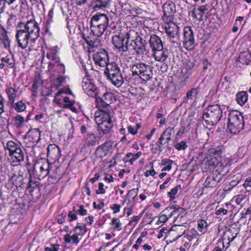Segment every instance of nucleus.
Here are the masks:
<instances>
[{
	"label": "nucleus",
	"mask_w": 251,
	"mask_h": 251,
	"mask_svg": "<svg viewBox=\"0 0 251 251\" xmlns=\"http://www.w3.org/2000/svg\"><path fill=\"white\" fill-rule=\"evenodd\" d=\"M111 208L113 210V213L115 214L120 212L121 206L118 204H114Z\"/></svg>",
	"instance_id": "nucleus-59"
},
{
	"label": "nucleus",
	"mask_w": 251,
	"mask_h": 251,
	"mask_svg": "<svg viewBox=\"0 0 251 251\" xmlns=\"http://www.w3.org/2000/svg\"><path fill=\"white\" fill-rule=\"evenodd\" d=\"M1 61L4 63L6 67L13 68L14 67L15 63L13 59L10 58L7 56L1 58Z\"/></svg>",
	"instance_id": "nucleus-36"
},
{
	"label": "nucleus",
	"mask_w": 251,
	"mask_h": 251,
	"mask_svg": "<svg viewBox=\"0 0 251 251\" xmlns=\"http://www.w3.org/2000/svg\"><path fill=\"white\" fill-rule=\"evenodd\" d=\"M10 182H11L13 185H15L16 187H22L24 182H23L24 179L23 176L18 175H16L13 174L11 177Z\"/></svg>",
	"instance_id": "nucleus-21"
},
{
	"label": "nucleus",
	"mask_w": 251,
	"mask_h": 251,
	"mask_svg": "<svg viewBox=\"0 0 251 251\" xmlns=\"http://www.w3.org/2000/svg\"><path fill=\"white\" fill-rule=\"evenodd\" d=\"M152 68L143 63H136L132 66L131 71L132 76H138L143 81H147L152 77Z\"/></svg>",
	"instance_id": "nucleus-6"
},
{
	"label": "nucleus",
	"mask_w": 251,
	"mask_h": 251,
	"mask_svg": "<svg viewBox=\"0 0 251 251\" xmlns=\"http://www.w3.org/2000/svg\"><path fill=\"white\" fill-rule=\"evenodd\" d=\"M29 141L33 143H38L40 140L41 133L37 128L31 129L27 133Z\"/></svg>",
	"instance_id": "nucleus-19"
},
{
	"label": "nucleus",
	"mask_w": 251,
	"mask_h": 251,
	"mask_svg": "<svg viewBox=\"0 0 251 251\" xmlns=\"http://www.w3.org/2000/svg\"><path fill=\"white\" fill-rule=\"evenodd\" d=\"M9 105L17 112H23L26 108L25 104L22 100H20L16 103L14 102L13 103H11Z\"/></svg>",
	"instance_id": "nucleus-24"
},
{
	"label": "nucleus",
	"mask_w": 251,
	"mask_h": 251,
	"mask_svg": "<svg viewBox=\"0 0 251 251\" xmlns=\"http://www.w3.org/2000/svg\"><path fill=\"white\" fill-rule=\"evenodd\" d=\"M137 159L133 154L131 152H128L126 154L123 160L125 163L129 162L130 164H132Z\"/></svg>",
	"instance_id": "nucleus-39"
},
{
	"label": "nucleus",
	"mask_w": 251,
	"mask_h": 251,
	"mask_svg": "<svg viewBox=\"0 0 251 251\" xmlns=\"http://www.w3.org/2000/svg\"><path fill=\"white\" fill-rule=\"evenodd\" d=\"M142 242H143V238L139 237L137 239V240L136 242V244L133 245V248H135V249H138L139 246L141 244Z\"/></svg>",
	"instance_id": "nucleus-63"
},
{
	"label": "nucleus",
	"mask_w": 251,
	"mask_h": 251,
	"mask_svg": "<svg viewBox=\"0 0 251 251\" xmlns=\"http://www.w3.org/2000/svg\"><path fill=\"white\" fill-rule=\"evenodd\" d=\"M221 180V177H216L213 176H208L204 183L206 187H214L217 184L218 182Z\"/></svg>",
	"instance_id": "nucleus-20"
},
{
	"label": "nucleus",
	"mask_w": 251,
	"mask_h": 251,
	"mask_svg": "<svg viewBox=\"0 0 251 251\" xmlns=\"http://www.w3.org/2000/svg\"><path fill=\"white\" fill-rule=\"evenodd\" d=\"M65 81V77L62 75H59L54 81V84L56 87L61 86Z\"/></svg>",
	"instance_id": "nucleus-45"
},
{
	"label": "nucleus",
	"mask_w": 251,
	"mask_h": 251,
	"mask_svg": "<svg viewBox=\"0 0 251 251\" xmlns=\"http://www.w3.org/2000/svg\"><path fill=\"white\" fill-rule=\"evenodd\" d=\"M138 188H134L129 190L127 194L126 198H129L131 200H128L127 204L129 203H134L135 198L137 197L138 193Z\"/></svg>",
	"instance_id": "nucleus-29"
},
{
	"label": "nucleus",
	"mask_w": 251,
	"mask_h": 251,
	"mask_svg": "<svg viewBox=\"0 0 251 251\" xmlns=\"http://www.w3.org/2000/svg\"><path fill=\"white\" fill-rule=\"evenodd\" d=\"M108 24L109 20L105 14L97 13L91 19L90 27L94 35L100 36L105 31Z\"/></svg>",
	"instance_id": "nucleus-4"
},
{
	"label": "nucleus",
	"mask_w": 251,
	"mask_h": 251,
	"mask_svg": "<svg viewBox=\"0 0 251 251\" xmlns=\"http://www.w3.org/2000/svg\"><path fill=\"white\" fill-rule=\"evenodd\" d=\"M59 170L58 168H56L55 170L50 176V177L52 179V183L57 182L60 178V175L58 174Z\"/></svg>",
	"instance_id": "nucleus-43"
},
{
	"label": "nucleus",
	"mask_w": 251,
	"mask_h": 251,
	"mask_svg": "<svg viewBox=\"0 0 251 251\" xmlns=\"http://www.w3.org/2000/svg\"><path fill=\"white\" fill-rule=\"evenodd\" d=\"M100 99H102L104 101L111 103L112 100V95L110 93H105L102 98Z\"/></svg>",
	"instance_id": "nucleus-47"
},
{
	"label": "nucleus",
	"mask_w": 251,
	"mask_h": 251,
	"mask_svg": "<svg viewBox=\"0 0 251 251\" xmlns=\"http://www.w3.org/2000/svg\"><path fill=\"white\" fill-rule=\"evenodd\" d=\"M51 247H46L45 248V251H58L59 249L60 245L58 244H54L51 245Z\"/></svg>",
	"instance_id": "nucleus-51"
},
{
	"label": "nucleus",
	"mask_w": 251,
	"mask_h": 251,
	"mask_svg": "<svg viewBox=\"0 0 251 251\" xmlns=\"http://www.w3.org/2000/svg\"><path fill=\"white\" fill-rule=\"evenodd\" d=\"M155 174L156 173L153 168L151 170L147 171L144 173V175L146 177H148L149 176H154Z\"/></svg>",
	"instance_id": "nucleus-62"
},
{
	"label": "nucleus",
	"mask_w": 251,
	"mask_h": 251,
	"mask_svg": "<svg viewBox=\"0 0 251 251\" xmlns=\"http://www.w3.org/2000/svg\"><path fill=\"white\" fill-rule=\"evenodd\" d=\"M245 187H251V177L247 178L243 184Z\"/></svg>",
	"instance_id": "nucleus-64"
},
{
	"label": "nucleus",
	"mask_w": 251,
	"mask_h": 251,
	"mask_svg": "<svg viewBox=\"0 0 251 251\" xmlns=\"http://www.w3.org/2000/svg\"><path fill=\"white\" fill-rule=\"evenodd\" d=\"M137 34V32L134 30H130L125 33L120 32L112 37V43L119 51L127 52L128 43Z\"/></svg>",
	"instance_id": "nucleus-5"
},
{
	"label": "nucleus",
	"mask_w": 251,
	"mask_h": 251,
	"mask_svg": "<svg viewBox=\"0 0 251 251\" xmlns=\"http://www.w3.org/2000/svg\"><path fill=\"white\" fill-rule=\"evenodd\" d=\"M21 146L13 141H9L6 144V145L4 146V149L8 151V152L14 151L13 150H17Z\"/></svg>",
	"instance_id": "nucleus-33"
},
{
	"label": "nucleus",
	"mask_w": 251,
	"mask_h": 251,
	"mask_svg": "<svg viewBox=\"0 0 251 251\" xmlns=\"http://www.w3.org/2000/svg\"><path fill=\"white\" fill-rule=\"evenodd\" d=\"M95 121L98 126L100 135L108 133L113 126L109 112L101 111L100 115L96 116Z\"/></svg>",
	"instance_id": "nucleus-7"
},
{
	"label": "nucleus",
	"mask_w": 251,
	"mask_h": 251,
	"mask_svg": "<svg viewBox=\"0 0 251 251\" xmlns=\"http://www.w3.org/2000/svg\"><path fill=\"white\" fill-rule=\"evenodd\" d=\"M248 100V95L246 92L241 91L236 94V100L241 105L245 104Z\"/></svg>",
	"instance_id": "nucleus-27"
},
{
	"label": "nucleus",
	"mask_w": 251,
	"mask_h": 251,
	"mask_svg": "<svg viewBox=\"0 0 251 251\" xmlns=\"http://www.w3.org/2000/svg\"><path fill=\"white\" fill-rule=\"evenodd\" d=\"M207 10H208V9L206 7V5L201 6L200 7H199L198 8V10L199 11H200V12H201V13L200 14V15L201 16V18L199 19L200 21H201L202 20V17L204 13V12H205V11H207Z\"/></svg>",
	"instance_id": "nucleus-55"
},
{
	"label": "nucleus",
	"mask_w": 251,
	"mask_h": 251,
	"mask_svg": "<svg viewBox=\"0 0 251 251\" xmlns=\"http://www.w3.org/2000/svg\"><path fill=\"white\" fill-rule=\"evenodd\" d=\"M79 233H75L73 235L71 236L69 234H66L64 237V239L66 243H71L72 241V243L75 245H77L79 242L78 239V235Z\"/></svg>",
	"instance_id": "nucleus-23"
},
{
	"label": "nucleus",
	"mask_w": 251,
	"mask_h": 251,
	"mask_svg": "<svg viewBox=\"0 0 251 251\" xmlns=\"http://www.w3.org/2000/svg\"><path fill=\"white\" fill-rule=\"evenodd\" d=\"M47 57L52 61H55L56 64L58 62L59 58L53 52L47 54Z\"/></svg>",
	"instance_id": "nucleus-50"
},
{
	"label": "nucleus",
	"mask_w": 251,
	"mask_h": 251,
	"mask_svg": "<svg viewBox=\"0 0 251 251\" xmlns=\"http://www.w3.org/2000/svg\"><path fill=\"white\" fill-rule=\"evenodd\" d=\"M104 75L112 83L117 87H120L124 82L121 69L115 62L112 61L107 64Z\"/></svg>",
	"instance_id": "nucleus-3"
},
{
	"label": "nucleus",
	"mask_w": 251,
	"mask_h": 251,
	"mask_svg": "<svg viewBox=\"0 0 251 251\" xmlns=\"http://www.w3.org/2000/svg\"><path fill=\"white\" fill-rule=\"evenodd\" d=\"M49 65L50 66L53 65V66H55L56 67V70L60 74H64L65 72V66L62 64H60L57 63L56 64H54L53 63H51L50 62L49 63Z\"/></svg>",
	"instance_id": "nucleus-46"
},
{
	"label": "nucleus",
	"mask_w": 251,
	"mask_h": 251,
	"mask_svg": "<svg viewBox=\"0 0 251 251\" xmlns=\"http://www.w3.org/2000/svg\"><path fill=\"white\" fill-rule=\"evenodd\" d=\"M239 61L243 64H249L251 61V54L249 52H242L239 56Z\"/></svg>",
	"instance_id": "nucleus-25"
},
{
	"label": "nucleus",
	"mask_w": 251,
	"mask_h": 251,
	"mask_svg": "<svg viewBox=\"0 0 251 251\" xmlns=\"http://www.w3.org/2000/svg\"><path fill=\"white\" fill-rule=\"evenodd\" d=\"M223 116V110L218 104L208 106L203 111L202 120L207 126L217 124Z\"/></svg>",
	"instance_id": "nucleus-2"
},
{
	"label": "nucleus",
	"mask_w": 251,
	"mask_h": 251,
	"mask_svg": "<svg viewBox=\"0 0 251 251\" xmlns=\"http://www.w3.org/2000/svg\"><path fill=\"white\" fill-rule=\"evenodd\" d=\"M150 45L152 50L158 51L160 55H162L161 58H159L156 56V53H154L155 59L157 61H164L166 59L167 56L165 55L161 50L163 49V44L160 38L156 35H153L151 36L150 39Z\"/></svg>",
	"instance_id": "nucleus-11"
},
{
	"label": "nucleus",
	"mask_w": 251,
	"mask_h": 251,
	"mask_svg": "<svg viewBox=\"0 0 251 251\" xmlns=\"http://www.w3.org/2000/svg\"><path fill=\"white\" fill-rule=\"evenodd\" d=\"M128 45L127 52L129 54H135L144 53L146 51V45L147 42L137 34L134 35V37L131 39Z\"/></svg>",
	"instance_id": "nucleus-9"
},
{
	"label": "nucleus",
	"mask_w": 251,
	"mask_h": 251,
	"mask_svg": "<svg viewBox=\"0 0 251 251\" xmlns=\"http://www.w3.org/2000/svg\"><path fill=\"white\" fill-rule=\"evenodd\" d=\"M172 131V128L169 127L163 132L157 142L159 147L162 145H169V142L171 140Z\"/></svg>",
	"instance_id": "nucleus-18"
},
{
	"label": "nucleus",
	"mask_w": 251,
	"mask_h": 251,
	"mask_svg": "<svg viewBox=\"0 0 251 251\" xmlns=\"http://www.w3.org/2000/svg\"><path fill=\"white\" fill-rule=\"evenodd\" d=\"M179 209H180L181 211L182 210V209L181 208H177L175 206V205H174L173 213H174V216L175 218L174 221H176V218H177V217L179 216V214L178 213V212Z\"/></svg>",
	"instance_id": "nucleus-60"
},
{
	"label": "nucleus",
	"mask_w": 251,
	"mask_h": 251,
	"mask_svg": "<svg viewBox=\"0 0 251 251\" xmlns=\"http://www.w3.org/2000/svg\"><path fill=\"white\" fill-rule=\"evenodd\" d=\"M164 11L163 20L165 22L164 25L166 33L170 37L173 35V28L172 25H173V5L171 1H166L163 6Z\"/></svg>",
	"instance_id": "nucleus-10"
},
{
	"label": "nucleus",
	"mask_w": 251,
	"mask_h": 251,
	"mask_svg": "<svg viewBox=\"0 0 251 251\" xmlns=\"http://www.w3.org/2000/svg\"><path fill=\"white\" fill-rule=\"evenodd\" d=\"M246 195H238L236 196L235 202L238 205L241 204L242 201L246 198Z\"/></svg>",
	"instance_id": "nucleus-53"
},
{
	"label": "nucleus",
	"mask_w": 251,
	"mask_h": 251,
	"mask_svg": "<svg viewBox=\"0 0 251 251\" xmlns=\"http://www.w3.org/2000/svg\"><path fill=\"white\" fill-rule=\"evenodd\" d=\"M105 190L104 188V184L102 182L99 183V189L96 191L97 194H104L105 193Z\"/></svg>",
	"instance_id": "nucleus-52"
},
{
	"label": "nucleus",
	"mask_w": 251,
	"mask_h": 251,
	"mask_svg": "<svg viewBox=\"0 0 251 251\" xmlns=\"http://www.w3.org/2000/svg\"><path fill=\"white\" fill-rule=\"evenodd\" d=\"M167 219L168 217H167V215L166 214H162L159 217L158 220L157 222V224L159 225L161 223H164L167 220Z\"/></svg>",
	"instance_id": "nucleus-57"
},
{
	"label": "nucleus",
	"mask_w": 251,
	"mask_h": 251,
	"mask_svg": "<svg viewBox=\"0 0 251 251\" xmlns=\"http://www.w3.org/2000/svg\"><path fill=\"white\" fill-rule=\"evenodd\" d=\"M15 125L17 127H20L25 121V119L20 115H17L13 118Z\"/></svg>",
	"instance_id": "nucleus-37"
},
{
	"label": "nucleus",
	"mask_w": 251,
	"mask_h": 251,
	"mask_svg": "<svg viewBox=\"0 0 251 251\" xmlns=\"http://www.w3.org/2000/svg\"><path fill=\"white\" fill-rule=\"evenodd\" d=\"M82 87L84 92L89 96L93 97L95 95L97 88L96 86L91 82L88 76L83 78Z\"/></svg>",
	"instance_id": "nucleus-16"
},
{
	"label": "nucleus",
	"mask_w": 251,
	"mask_h": 251,
	"mask_svg": "<svg viewBox=\"0 0 251 251\" xmlns=\"http://www.w3.org/2000/svg\"><path fill=\"white\" fill-rule=\"evenodd\" d=\"M112 225L113 226V229L118 231L122 229V223L120 222L119 219L113 218L112 219Z\"/></svg>",
	"instance_id": "nucleus-41"
},
{
	"label": "nucleus",
	"mask_w": 251,
	"mask_h": 251,
	"mask_svg": "<svg viewBox=\"0 0 251 251\" xmlns=\"http://www.w3.org/2000/svg\"><path fill=\"white\" fill-rule=\"evenodd\" d=\"M186 231V226L182 225H174V231H176V239L181 236Z\"/></svg>",
	"instance_id": "nucleus-31"
},
{
	"label": "nucleus",
	"mask_w": 251,
	"mask_h": 251,
	"mask_svg": "<svg viewBox=\"0 0 251 251\" xmlns=\"http://www.w3.org/2000/svg\"><path fill=\"white\" fill-rule=\"evenodd\" d=\"M17 92L18 90L13 87H10L7 89V94L9 99L8 101L9 105L11 103H13L15 101Z\"/></svg>",
	"instance_id": "nucleus-26"
},
{
	"label": "nucleus",
	"mask_w": 251,
	"mask_h": 251,
	"mask_svg": "<svg viewBox=\"0 0 251 251\" xmlns=\"http://www.w3.org/2000/svg\"><path fill=\"white\" fill-rule=\"evenodd\" d=\"M16 0H0V14L4 12L6 4L9 5L13 3Z\"/></svg>",
	"instance_id": "nucleus-38"
},
{
	"label": "nucleus",
	"mask_w": 251,
	"mask_h": 251,
	"mask_svg": "<svg viewBox=\"0 0 251 251\" xmlns=\"http://www.w3.org/2000/svg\"><path fill=\"white\" fill-rule=\"evenodd\" d=\"M48 157L53 160H58L61 156V151L58 146L50 144L48 147Z\"/></svg>",
	"instance_id": "nucleus-17"
},
{
	"label": "nucleus",
	"mask_w": 251,
	"mask_h": 251,
	"mask_svg": "<svg viewBox=\"0 0 251 251\" xmlns=\"http://www.w3.org/2000/svg\"><path fill=\"white\" fill-rule=\"evenodd\" d=\"M23 26V29H17L16 38L18 46L23 49H34L40 34L39 24L34 20H30L25 24L20 22L17 27L21 28Z\"/></svg>",
	"instance_id": "nucleus-1"
},
{
	"label": "nucleus",
	"mask_w": 251,
	"mask_h": 251,
	"mask_svg": "<svg viewBox=\"0 0 251 251\" xmlns=\"http://www.w3.org/2000/svg\"><path fill=\"white\" fill-rule=\"evenodd\" d=\"M228 128L230 133L236 134L243 129L244 122L243 117L236 111L230 112L228 115Z\"/></svg>",
	"instance_id": "nucleus-8"
},
{
	"label": "nucleus",
	"mask_w": 251,
	"mask_h": 251,
	"mask_svg": "<svg viewBox=\"0 0 251 251\" xmlns=\"http://www.w3.org/2000/svg\"><path fill=\"white\" fill-rule=\"evenodd\" d=\"M52 166V164L49 162L48 160L43 159L35 164L34 170L37 174L38 179H42L44 178L49 174V171Z\"/></svg>",
	"instance_id": "nucleus-12"
},
{
	"label": "nucleus",
	"mask_w": 251,
	"mask_h": 251,
	"mask_svg": "<svg viewBox=\"0 0 251 251\" xmlns=\"http://www.w3.org/2000/svg\"><path fill=\"white\" fill-rule=\"evenodd\" d=\"M187 146L185 141H182L180 143L176 144L175 145V148L178 151L184 150L187 148Z\"/></svg>",
	"instance_id": "nucleus-49"
},
{
	"label": "nucleus",
	"mask_w": 251,
	"mask_h": 251,
	"mask_svg": "<svg viewBox=\"0 0 251 251\" xmlns=\"http://www.w3.org/2000/svg\"><path fill=\"white\" fill-rule=\"evenodd\" d=\"M208 224L205 220L201 219L198 221V229L201 232L204 233L206 231Z\"/></svg>",
	"instance_id": "nucleus-34"
},
{
	"label": "nucleus",
	"mask_w": 251,
	"mask_h": 251,
	"mask_svg": "<svg viewBox=\"0 0 251 251\" xmlns=\"http://www.w3.org/2000/svg\"><path fill=\"white\" fill-rule=\"evenodd\" d=\"M227 213V211L223 208H220L218 210H216L215 212V214L216 215H220L221 214H223V215H226Z\"/></svg>",
	"instance_id": "nucleus-61"
},
{
	"label": "nucleus",
	"mask_w": 251,
	"mask_h": 251,
	"mask_svg": "<svg viewBox=\"0 0 251 251\" xmlns=\"http://www.w3.org/2000/svg\"><path fill=\"white\" fill-rule=\"evenodd\" d=\"M129 204H130V203H129ZM131 205H130L129 207H125L124 209V211L125 213H126L127 215L128 216H130V215H131L133 213V210L132 209V207L134 205V203H131Z\"/></svg>",
	"instance_id": "nucleus-56"
},
{
	"label": "nucleus",
	"mask_w": 251,
	"mask_h": 251,
	"mask_svg": "<svg viewBox=\"0 0 251 251\" xmlns=\"http://www.w3.org/2000/svg\"><path fill=\"white\" fill-rule=\"evenodd\" d=\"M180 27L178 26V25H176L174 23V32H175V34L176 35V37L179 40V34Z\"/></svg>",
	"instance_id": "nucleus-58"
},
{
	"label": "nucleus",
	"mask_w": 251,
	"mask_h": 251,
	"mask_svg": "<svg viewBox=\"0 0 251 251\" xmlns=\"http://www.w3.org/2000/svg\"><path fill=\"white\" fill-rule=\"evenodd\" d=\"M183 44L187 50H192L195 47V39L194 32L190 27H185L184 28Z\"/></svg>",
	"instance_id": "nucleus-13"
},
{
	"label": "nucleus",
	"mask_w": 251,
	"mask_h": 251,
	"mask_svg": "<svg viewBox=\"0 0 251 251\" xmlns=\"http://www.w3.org/2000/svg\"><path fill=\"white\" fill-rule=\"evenodd\" d=\"M110 1V0H96L94 3V7L103 9L109 5Z\"/></svg>",
	"instance_id": "nucleus-32"
},
{
	"label": "nucleus",
	"mask_w": 251,
	"mask_h": 251,
	"mask_svg": "<svg viewBox=\"0 0 251 251\" xmlns=\"http://www.w3.org/2000/svg\"><path fill=\"white\" fill-rule=\"evenodd\" d=\"M63 101L65 103L63 105L64 108H68L69 106L74 105V103L71 101L70 98L68 97H64Z\"/></svg>",
	"instance_id": "nucleus-48"
},
{
	"label": "nucleus",
	"mask_w": 251,
	"mask_h": 251,
	"mask_svg": "<svg viewBox=\"0 0 251 251\" xmlns=\"http://www.w3.org/2000/svg\"><path fill=\"white\" fill-rule=\"evenodd\" d=\"M216 159V157L215 159L211 158L210 159L207 160L206 163H205V168L211 171L212 169H214L215 163V160Z\"/></svg>",
	"instance_id": "nucleus-44"
},
{
	"label": "nucleus",
	"mask_w": 251,
	"mask_h": 251,
	"mask_svg": "<svg viewBox=\"0 0 251 251\" xmlns=\"http://www.w3.org/2000/svg\"><path fill=\"white\" fill-rule=\"evenodd\" d=\"M0 45L5 49L9 50L10 40L6 35H3L0 38Z\"/></svg>",
	"instance_id": "nucleus-35"
},
{
	"label": "nucleus",
	"mask_w": 251,
	"mask_h": 251,
	"mask_svg": "<svg viewBox=\"0 0 251 251\" xmlns=\"http://www.w3.org/2000/svg\"><path fill=\"white\" fill-rule=\"evenodd\" d=\"M25 153L21 147H20L17 150V151L14 153L11 157L12 158L13 162H20L24 161Z\"/></svg>",
	"instance_id": "nucleus-22"
},
{
	"label": "nucleus",
	"mask_w": 251,
	"mask_h": 251,
	"mask_svg": "<svg viewBox=\"0 0 251 251\" xmlns=\"http://www.w3.org/2000/svg\"><path fill=\"white\" fill-rule=\"evenodd\" d=\"M96 105L98 107L106 108L109 106V103L104 101L100 98H97L96 99Z\"/></svg>",
	"instance_id": "nucleus-40"
},
{
	"label": "nucleus",
	"mask_w": 251,
	"mask_h": 251,
	"mask_svg": "<svg viewBox=\"0 0 251 251\" xmlns=\"http://www.w3.org/2000/svg\"><path fill=\"white\" fill-rule=\"evenodd\" d=\"M93 59L95 63L100 67H106L109 63L108 55L105 50H101L100 52L94 53Z\"/></svg>",
	"instance_id": "nucleus-15"
},
{
	"label": "nucleus",
	"mask_w": 251,
	"mask_h": 251,
	"mask_svg": "<svg viewBox=\"0 0 251 251\" xmlns=\"http://www.w3.org/2000/svg\"><path fill=\"white\" fill-rule=\"evenodd\" d=\"M96 137L93 133H90L88 135L85 141L84 146L90 147L96 145Z\"/></svg>",
	"instance_id": "nucleus-30"
},
{
	"label": "nucleus",
	"mask_w": 251,
	"mask_h": 251,
	"mask_svg": "<svg viewBox=\"0 0 251 251\" xmlns=\"http://www.w3.org/2000/svg\"><path fill=\"white\" fill-rule=\"evenodd\" d=\"M79 209L77 210V212L79 215L82 216H85L87 213V211L84 208V207L82 205H79Z\"/></svg>",
	"instance_id": "nucleus-54"
},
{
	"label": "nucleus",
	"mask_w": 251,
	"mask_h": 251,
	"mask_svg": "<svg viewBox=\"0 0 251 251\" xmlns=\"http://www.w3.org/2000/svg\"><path fill=\"white\" fill-rule=\"evenodd\" d=\"M113 144L111 141L105 142L99 146L96 149L95 154L97 157L102 159L109 154L112 149Z\"/></svg>",
	"instance_id": "nucleus-14"
},
{
	"label": "nucleus",
	"mask_w": 251,
	"mask_h": 251,
	"mask_svg": "<svg viewBox=\"0 0 251 251\" xmlns=\"http://www.w3.org/2000/svg\"><path fill=\"white\" fill-rule=\"evenodd\" d=\"M200 91V88H192L190 90L188 91L186 94V97L184 98V100H192L194 98H196L198 93Z\"/></svg>",
	"instance_id": "nucleus-28"
},
{
	"label": "nucleus",
	"mask_w": 251,
	"mask_h": 251,
	"mask_svg": "<svg viewBox=\"0 0 251 251\" xmlns=\"http://www.w3.org/2000/svg\"><path fill=\"white\" fill-rule=\"evenodd\" d=\"M68 221L71 222L77 219L76 212L75 209V207H73L72 211H69L68 214Z\"/></svg>",
	"instance_id": "nucleus-42"
}]
</instances>
